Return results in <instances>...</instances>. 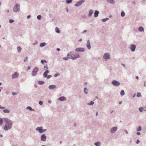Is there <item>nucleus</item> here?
Wrapping results in <instances>:
<instances>
[{"label":"nucleus","mask_w":146,"mask_h":146,"mask_svg":"<svg viewBox=\"0 0 146 146\" xmlns=\"http://www.w3.org/2000/svg\"><path fill=\"white\" fill-rule=\"evenodd\" d=\"M3 120L6 122L5 125L4 127V129L5 130L10 129L12 127L11 121L7 118H4Z\"/></svg>","instance_id":"nucleus-1"},{"label":"nucleus","mask_w":146,"mask_h":146,"mask_svg":"<svg viewBox=\"0 0 146 146\" xmlns=\"http://www.w3.org/2000/svg\"><path fill=\"white\" fill-rule=\"evenodd\" d=\"M67 56L68 57H67L63 58V59L64 60H68V58H70L74 60L79 58L80 56L79 54H76L75 55H74V56H73L71 54L68 53Z\"/></svg>","instance_id":"nucleus-2"},{"label":"nucleus","mask_w":146,"mask_h":146,"mask_svg":"<svg viewBox=\"0 0 146 146\" xmlns=\"http://www.w3.org/2000/svg\"><path fill=\"white\" fill-rule=\"evenodd\" d=\"M19 7L20 6L19 4H16L13 9V11L15 12H18L20 10Z\"/></svg>","instance_id":"nucleus-3"},{"label":"nucleus","mask_w":146,"mask_h":146,"mask_svg":"<svg viewBox=\"0 0 146 146\" xmlns=\"http://www.w3.org/2000/svg\"><path fill=\"white\" fill-rule=\"evenodd\" d=\"M36 130L38 131L40 133H42L46 130V129H43L42 127H38L36 129Z\"/></svg>","instance_id":"nucleus-4"},{"label":"nucleus","mask_w":146,"mask_h":146,"mask_svg":"<svg viewBox=\"0 0 146 146\" xmlns=\"http://www.w3.org/2000/svg\"><path fill=\"white\" fill-rule=\"evenodd\" d=\"M38 67H35L32 72V75L33 76H35V75H36L37 72L38 71Z\"/></svg>","instance_id":"nucleus-5"},{"label":"nucleus","mask_w":146,"mask_h":146,"mask_svg":"<svg viewBox=\"0 0 146 146\" xmlns=\"http://www.w3.org/2000/svg\"><path fill=\"white\" fill-rule=\"evenodd\" d=\"M112 83L113 85L116 86H118L120 84L119 83L115 80H113L112 82Z\"/></svg>","instance_id":"nucleus-6"},{"label":"nucleus","mask_w":146,"mask_h":146,"mask_svg":"<svg viewBox=\"0 0 146 146\" xmlns=\"http://www.w3.org/2000/svg\"><path fill=\"white\" fill-rule=\"evenodd\" d=\"M84 0H82L78 2L75 5V6H78L81 5L84 2Z\"/></svg>","instance_id":"nucleus-7"},{"label":"nucleus","mask_w":146,"mask_h":146,"mask_svg":"<svg viewBox=\"0 0 146 146\" xmlns=\"http://www.w3.org/2000/svg\"><path fill=\"white\" fill-rule=\"evenodd\" d=\"M84 50V49L82 48H76L75 50V51L76 52H83Z\"/></svg>","instance_id":"nucleus-8"},{"label":"nucleus","mask_w":146,"mask_h":146,"mask_svg":"<svg viewBox=\"0 0 146 146\" xmlns=\"http://www.w3.org/2000/svg\"><path fill=\"white\" fill-rule=\"evenodd\" d=\"M104 58L106 59L110 58V55L108 53H105L104 56Z\"/></svg>","instance_id":"nucleus-9"},{"label":"nucleus","mask_w":146,"mask_h":146,"mask_svg":"<svg viewBox=\"0 0 146 146\" xmlns=\"http://www.w3.org/2000/svg\"><path fill=\"white\" fill-rule=\"evenodd\" d=\"M41 141H45L46 139V136L44 134L42 135L41 137Z\"/></svg>","instance_id":"nucleus-10"},{"label":"nucleus","mask_w":146,"mask_h":146,"mask_svg":"<svg viewBox=\"0 0 146 146\" xmlns=\"http://www.w3.org/2000/svg\"><path fill=\"white\" fill-rule=\"evenodd\" d=\"M19 74L18 73L15 72L14 74L12 76V77L13 78H15L17 77L18 76Z\"/></svg>","instance_id":"nucleus-11"},{"label":"nucleus","mask_w":146,"mask_h":146,"mask_svg":"<svg viewBox=\"0 0 146 146\" xmlns=\"http://www.w3.org/2000/svg\"><path fill=\"white\" fill-rule=\"evenodd\" d=\"M136 46L134 45H132L130 47V49L132 51H134L135 49Z\"/></svg>","instance_id":"nucleus-12"},{"label":"nucleus","mask_w":146,"mask_h":146,"mask_svg":"<svg viewBox=\"0 0 146 146\" xmlns=\"http://www.w3.org/2000/svg\"><path fill=\"white\" fill-rule=\"evenodd\" d=\"M117 127H114L111 129V132L112 133H113L115 131L117 130Z\"/></svg>","instance_id":"nucleus-13"},{"label":"nucleus","mask_w":146,"mask_h":146,"mask_svg":"<svg viewBox=\"0 0 146 146\" xmlns=\"http://www.w3.org/2000/svg\"><path fill=\"white\" fill-rule=\"evenodd\" d=\"M86 46L89 49H90L91 46L90 43V40H88L87 41Z\"/></svg>","instance_id":"nucleus-14"},{"label":"nucleus","mask_w":146,"mask_h":146,"mask_svg":"<svg viewBox=\"0 0 146 146\" xmlns=\"http://www.w3.org/2000/svg\"><path fill=\"white\" fill-rule=\"evenodd\" d=\"M66 100L65 97L64 96H62L59 98L58 99V100L60 101H63L65 100Z\"/></svg>","instance_id":"nucleus-15"},{"label":"nucleus","mask_w":146,"mask_h":146,"mask_svg":"<svg viewBox=\"0 0 146 146\" xmlns=\"http://www.w3.org/2000/svg\"><path fill=\"white\" fill-rule=\"evenodd\" d=\"M56 87V86L54 85H50L49 86V88L50 89H52L55 88Z\"/></svg>","instance_id":"nucleus-16"},{"label":"nucleus","mask_w":146,"mask_h":146,"mask_svg":"<svg viewBox=\"0 0 146 146\" xmlns=\"http://www.w3.org/2000/svg\"><path fill=\"white\" fill-rule=\"evenodd\" d=\"M49 72V71L48 70H46L43 74V76L45 78L47 76V74Z\"/></svg>","instance_id":"nucleus-17"},{"label":"nucleus","mask_w":146,"mask_h":146,"mask_svg":"<svg viewBox=\"0 0 146 146\" xmlns=\"http://www.w3.org/2000/svg\"><path fill=\"white\" fill-rule=\"evenodd\" d=\"M99 13V12L98 11H96L94 13V15L95 17H97L98 16V14Z\"/></svg>","instance_id":"nucleus-18"},{"label":"nucleus","mask_w":146,"mask_h":146,"mask_svg":"<svg viewBox=\"0 0 146 146\" xmlns=\"http://www.w3.org/2000/svg\"><path fill=\"white\" fill-rule=\"evenodd\" d=\"M93 11L92 10H90V11H89V15H88L89 16V17L91 16V15H92L93 14Z\"/></svg>","instance_id":"nucleus-19"},{"label":"nucleus","mask_w":146,"mask_h":146,"mask_svg":"<svg viewBox=\"0 0 146 146\" xmlns=\"http://www.w3.org/2000/svg\"><path fill=\"white\" fill-rule=\"evenodd\" d=\"M138 31L140 32L144 31L143 28L142 27H140L138 29Z\"/></svg>","instance_id":"nucleus-20"},{"label":"nucleus","mask_w":146,"mask_h":146,"mask_svg":"<svg viewBox=\"0 0 146 146\" xmlns=\"http://www.w3.org/2000/svg\"><path fill=\"white\" fill-rule=\"evenodd\" d=\"M55 31L56 32L58 33H60V31L57 27L56 28Z\"/></svg>","instance_id":"nucleus-21"},{"label":"nucleus","mask_w":146,"mask_h":146,"mask_svg":"<svg viewBox=\"0 0 146 146\" xmlns=\"http://www.w3.org/2000/svg\"><path fill=\"white\" fill-rule=\"evenodd\" d=\"M46 43L45 42L42 43L40 44V47H43L45 45Z\"/></svg>","instance_id":"nucleus-22"},{"label":"nucleus","mask_w":146,"mask_h":146,"mask_svg":"<svg viewBox=\"0 0 146 146\" xmlns=\"http://www.w3.org/2000/svg\"><path fill=\"white\" fill-rule=\"evenodd\" d=\"M125 94L124 91L123 90H122L120 92L121 95V96H123Z\"/></svg>","instance_id":"nucleus-23"},{"label":"nucleus","mask_w":146,"mask_h":146,"mask_svg":"<svg viewBox=\"0 0 146 146\" xmlns=\"http://www.w3.org/2000/svg\"><path fill=\"white\" fill-rule=\"evenodd\" d=\"M107 1L110 3H114V0H107Z\"/></svg>","instance_id":"nucleus-24"},{"label":"nucleus","mask_w":146,"mask_h":146,"mask_svg":"<svg viewBox=\"0 0 146 146\" xmlns=\"http://www.w3.org/2000/svg\"><path fill=\"white\" fill-rule=\"evenodd\" d=\"M41 62L42 64H43L44 63H47V61L45 60H41Z\"/></svg>","instance_id":"nucleus-25"},{"label":"nucleus","mask_w":146,"mask_h":146,"mask_svg":"<svg viewBox=\"0 0 146 146\" xmlns=\"http://www.w3.org/2000/svg\"><path fill=\"white\" fill-rule=\"evenodd\" d=\"M95 145L96 146H100V142H98L95 143Z\"/></svg>","instance_id":"nucleus-26"},{"label":"nucleus","mask_w":146,"mask_h":146,"mask_svg":"<svg viewBox=\"0 0 146 146\" xmlns=\"http://www.w3.org/2000/svg\"><path fill=\"white\" fill-rule=\"evenodd\" d=\"M72 0H66V2L67 4H69L72 2Z\"/></svg>","instance_id":"nucleus-27"},{"label":"nucleus","mask_w":146,"mask_h":146,"mask_svg":"<svg viewBox=\"0 0 146 146\" xmlns=\"http://www.w3.org/2000/svg\"><path fill=\"white\" fill-rule=\"evenodd\" d=\"M3 111L4 113H8L9 112V111L7 109H5V110H3Z\"/></svg>","instance_id":"nucleus-28"},{"label":"nucleus","mask_w":146,"mask_h":146,"mask_svg":"<svg viewBox=\"0 0 146 146\" xmlns=\"http://www.w3.org/2000/svg\"><path fill=\"white\" fill-rule=\"evenodd\" d=\"M21 50V48L20 47H17V50L19 52H20Z\"/></svg>","instance_id":"nucleus-29"},{"label":"nucleus","mask_w":146,"mask_h":146,"mask_svg":"<svg viewBox=\"0 0 146 146\" xmlns=\"http://www.w3.org/2000/svg\"><path fill=\"white\" fill-rule=\"evenodd\" d=\"M44 83V82L42 81H39L38 82V83L40 84H43Z\"/></svg>","instance_id":"nucleus-30"},{"label":"nucleus","mask_w":146,"mask_h":146,"mask_svg":"<svg viewBox=\"0 0 146 146\" xmlns=\"http://www.w3.org/2000/svg\"><path fill=\"white\" fill-rule=\"evenodd\" d=\"M84 92L85 93H86V94H87V93H88L87 91H88V90L86 88H84Z\"/></svg>","instance_id":"nucleus-31"},{"label":"nucleus","mask_w":146,"mask_h":146,"mask_svg":"<svg viewBox=\"0 0 146 146\" xmlns=\"http://www.w3.org/2000/svg\"><path fill=\"white\" fill-rule=\"evenodd\" d=\"M3 120L1 118H0V125H1L3 123Z\"/></svg>","instance_id":"nucleus-32"},{"label":"nucleus","mask_w":146,"mask_h":146,"mask_svg":"<svg viewBox=\"0 0 146 146\" xmlns=\"http://www.w3.org/2000/svg\"><path fill=\"white\" fill-rule=\"evenodd\" d=\"M121 15L122 17H123L125 15V13L123 11H122L121 13Z\"/></svg>","instance_id":"nucleus-33"},{"label":"nucleus","mask_w":146,"mask_h":146,"mask_svg":"<svg viewBox=\"0 0 146 146\" xmlns=\"http://www.w3.org/2000/svg\"><path fill=\"white\" fill-rule=\"evenodd\" d=\"M137 97H140L141 96V94L140 92L138 93L137 95Z\"/></svg>","instance_id":"nucleus-34"},{"label":"nucleus","mask_w":146,"mask_h":146,"mask_svg":"<svg viewBox=\"0 0 146 146\" xmlns=\"http://www.w3.org/2000/svg\"><path fill=\"white\" fill-rule=\"evenodd\" d=\"M143 110V108L142 107H140L139 108V110L140 111H142Z\"/></svg>","instance_id":"nucleus-35"},{"label":"nucleus","mask_w":146,"mask_h":146,"mask_svg":"<svg viewBox=\"0 0 146 146\" xmlns=\"http://www.w3.org/2000/svg\"><path fill=\"white\" fill-rule=\"evenodd\" d=\"M141 126H139L138 127L137 131H141Z\"/></svg>","instance_id":"nucleus-36"},{"label":"nucleus","mask_w":146,"mask_h":146,"mask_svg":"<svg viewBox=\"0 0 146 146\" xmlns=\"http://www.w3.org/2000/svg\"><path fill=\"white\" fill-rule=\"evenodd\" d=\"M27 109H28L30 110H33V109L31 107H29V106L27 107Z\"/></svg>","instance_id":"nucleus-37"},{"label":"nucleus","mask_w":146,"mask_h":146,"mask_svg":"<svg viewBox=\"0 0 146 146\" xmlns=\"http://www.w3.org/2000/svg\"><path fill=\"white\" fill-rule=\"evenodd\" d=\"M108 18H106V19H102V21L103 22H105L107 20H108Z\"/></svg>","instance_id":"nucleus-38"},{"label":"nucleus","mask_w":146,"mask_h":146,"mask_svg":"<svg viewBox=\"0 0 146 146\" xmlns=\"http://www.w3.org/2000/svg\"><path fill=\"white\" fill-rule=\"evenodd\" d=\"M37 18L38 19H40L41 18V17L40 15H38L37 16Z\"/></svg>","instance_id":"nucleus-39"},{"label":"nucleus","mask_w":146,"mask_h":146,"mask_svg":"<svg viewBox=\"0 0 146 146\" xmlns=\"http://www.w3.org/2000/svg\"><path fill=\"white\" fill-rule=\"evenodd\" d=\"M14 21L13 20L11 19L9 20V23H12Z\"/></svg>","instance_id":"nucleus-40"},{"label":"nucleus","mask_w":146,"mask_h":146,"mask_svg":"<svg viewBox=\"0 0 146 146\" xmlns=\"http://www.w3.org/2000/svg\"><path fill=\"white\" fill-rule=\"evenodd\" d=\"M44 68L46 69H48V67L47 65H46L44 66Z\"/></svg>","instance_id":"nucleus-41"},{"label":"nucleus","mask_w":146,"mask_h":146,"mask_svg":"<svg viewBox=\"0 0 146 146\" xmlns=\"http://www.w3.org/2000/svg\"><path fill=\"white\" fill-rule=\"evenodd\" d=\"M27 60V57H25V59H24V61L25 62L26 60Z\"/></svg>","instance_id":"nucleus-42"},{"label":"nucleus","mask_w":146,"mask_h":146,"mask_svg":"<svg viewBox=\"0 0 146 146\" xmlns=\"http://www.w3.org/2000/svg\"><path fill=\"white\" fill-rule=\"evenodd\" d=\"M39 104H40V105H42V104H43V102L42 101H40L39 102Z\"/></svg>","instance_id":"nucleus-43"},{"label":"nucleus","mask_w":146,"mask_h":146,"mask_svg":"<svg viewBox=\"0 0 146 146\" xmlns=\"http://www.w3.org/2000/svg\"><path fill=\"white\" fill-rule=\"evenodd\" d=\"M51 77V76L48 75V76H46V77L48 79V78H50Z\"/></svg>","instance_id":"nucleus-44"},{"label":"nucleus","mask_w":146,"mask_h":146,"mask_svg":"<svg viewBox=\"0 0 146 146\" xmlns=\"http://www.w3.org/2000/svg\"><path fill=\"white\" fill-rule=\"evenodd\" d=\"M59 75V74H56L54 75V76L55 77H56L58 76Z\"/></svg>","instance_id":"nucleus-45"},{"label":"nucleus","mask_w":146,"mask_h":146,"mask_svg":"<svg viewBox=\"0 0 146 146\" xmlns=\"http://www.w3.org/2000/svg\"><path fill=\"white\" fill-rule=\"evenodd\" d=\"M94 104V102H93L91 101L90 102V105H93Z\"/></svg>","instance_id":"nucleus-46"},{"label":"nucleus","mask_w":146,"mask_h":146,"mask_svg":"<svg viewBox=\"0 0 146 146\" xmlns=\"http://www.w3.org/2000/svg\"><path fill=\"white\" fill-rule=\"evenodd\" d=\"M17 94V93H15L14 92H13L12 93V95H13L14 96V95L16 94Z\"/></svg>","instance_id":"nucleus-47"},{"label":"nucleus","mask_w":146,"mask_h":146,"mask_svg":"<svg viewBox=\"0 0 146 146\" xmlns=\"http://www.w3.org/2000/svg\"><path fill=\"white\" fill-rule=\"evenodd\" d=\"M137 134L138 135H140V132H137Z\"/></svg>","instance_id":"nucleus-48"},{"label":"nucleus","mask_w":146,"mask_h":146,"mask_svg":"<svg viewBox=\"0 0 146 146\" xmlns=\"http://www.w3.org/2000/svg\"><path fill=\"white\" fill-rule=\"evenodd\" d=\"M139 140H137V142H136V143L138 144L139 143Z\"/></svg>","instance_id":"nucleus-49"},{"label":"nucleus","mask_w":146,"mask_h":146,"mask_svg":"<svg viewBox=\"0 0 146 146\" xmlns=\"http://www.w3.org/2000/svg\"><path fill=\"white\" fill-rule=\"evenodd\" d=\"M4 108L3 107H1V106H0V109H3Z\"/></svg>","instance_id":"nucleus-50"},{"label":"nucleus","mask_w":146,"mask_h":146,"mask_svg":"<svg viewBox=\"0 0 146 146\" xmlns=\"http://www.w3.org/2000/svg\"><path fill=\"white\" fill-rule=\"evenodd\" d=\"M31 17V16L30 15H29L27 16V18L29 19Z\"/></svg>","instance_id":"nucleus-51"},{"label":"nucleus","mask_w":146,"mask_h":146,"mask_svg":"<svg viewBox=\"0 0 146 146\" xmlns=\"http://www.w3.org/2000/svg\"><path fill=\"white\" fill-rule=\"evenodd\" d=\"M30 68H30V67H29V66L28 67V70H30Z\"/></svg>","instance_id":"nucleus-52"},{"label":"nucleus","mask_w":146,"mask_h":146,"mask_svg":"<svg viewBox=\"0 0 146 146\" xmlns=\"http://www.w3.org/2000/svg\"><path fill=\"white\" fill-rule=\"evenodd\" d=\"M56 50L58 51H59L60 50V49L59 48H57Z\"/></svg>","instance_id":"nucleus-53"},{"label":"nucleus","mask_w":146,"mask_h":146,"mask_svg":"<svg viewBox=\"0 0 146 146\" xmlns=\"http://www.w3.org/2000/svg\"><path fill=\"white\" fill-rule=\"evenodd\" d=\"M136 79H137L138 80V78H139L138 77V76H137L136 77Z\"/></svg>","instance_id":"nucleus-54"},{"label":"nucleus","mask_w":146,"mask_h":146,"mask_svg":"<svg viewBox=\"0 0 146 146\" xmlns=\"http://www.w3.org/2000/svg\"><path fill=\"white\" fill-rule=\"evenodd\" d=\"M87 31L86 30H84V32H86Z\"/></svg>","instance_id":"nucleus-55"},{"label":"nucleus","mask_w":146,"mask_h":146,"mask_svg":"<svg viewBox=\"0 0 146 146\" xmlns=\"http://www.w3.org/2000/svg\"><path fill=\"white\" fill-rule=\"evenodd\" d=\"M122 103V102H119V103L120 104H121Z\"/></svg>","instance_id":"nucleus-56"},{"label":"nucleus","mask_w":146,"mask_h":146,"mask_svg":"<svg viewBox=\"0 0 146 146\" xmlns=\"http://www.w3.org/2000/svg\"><path fill=\"white\" fill-rule=\"evenodd\" d=\"M98 114V112H96V116Z\"/></svg>","instance_id":"nucleus-57"},{"label":"nucleus","mask_w":146,"mask_h":146,"mask_svg":"<svg viewBox=\"0 0 146 146\" xmlns=\"http://www.w3.org/2000/svg\"><path fill=\"white\" fill-rule=\"evenodd\" d=\"M66 10H66L67 11V12H68V9H67Z\"/></svg>","instance_id":"nucleus-58"},{"label":"nucleus","mask_w":146,"mask_h":146,"mask_svg":"<svg viewBox=\"0 0 146 146\" xmlns=\"http://www.w3.org/2000/svg\"><path fill=\"white\" fill-rule=\"evenodd\" d=\"M1 84V83L0 82V86Z\"/></svg>","instance_id":"nucleus-59"},{"label":"nucleus","mask_w":146,"mask_h":146,"mask_svg":"<svg viewBox=\"0 0 146 146\" xmlns=\"http://www.w3.org/2000/svg\"><path fill=\"white\" fill-rule=\"evenodd\" d=\"M42 146H45V145H42Z\"/></svg>","instance_id":"nucleus-60"},{"label":"nucleus","mask_w":146,"mask_h":146,"mask_svg":"<svg viewBox=\"0 0 146 146\" xmlns=\"http://www.w3.org/2000/svg\"><path fill=\"white\" fill-rule=\"evenodd\" d=\"M7 11H8V12H9V11L8 10Z\"/></svg>","instance_id":"nucleus-61"},{"label":"nucleus","mask_w":146,"mask_h":146,"mask_svg":"<svg viewBox=\"0 0 146 146\" xmlns=\"http://www.w3.org/2000/svg\"><path fill=\"white\" fill-rule=\"evenodd\" d=\"M134 97V96H133V97Z\"/></svg>","instance_id":"nucleus-62"},{"label":"nucleus","mask_w":146,"mask_h":146,"mask_svg":"<svg viewBox=\"0 0 146 146\" xmlns=\"http://www.w3.org/2000/svg\"><path fill=\"white\" fill-rule=\"evenodd\" d=\"M1 137H2V135H1Z\"/></svg>","instance_id":"nucleus-63"}]
</instances>
